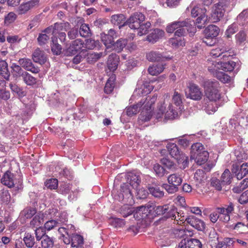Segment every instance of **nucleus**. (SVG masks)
I'll list each match as a JSON object with an SVG mask.
<instances>
[{
  "label": "nucleus",
  "mask_w": 248,
  "mask_h": 248,
  "mask_svg": "<svg viewBox=\"0 0 248 248\" xmlns=\"http://www.w3.org/2000/svg\"><path fill=\"white\" fill-rule=\"evenodd\" d=\"M188 224L199 231H202L205 228L204 222L194 216H189L186 219Z\"/></svg>",
  "instance_id": "obj_11"
},
{
  "label": "nucleus",
  "mask_w": 248,
  "mask_h": 248,
  "mask_svg": "<svg viewBox=\"0 0 248 248\" xmlns=\"http://www.w3.org/2000/svg\"><path fill=\"white\" fill-rule=\"evenodd\" d=\"M187 23L185 21H175L167 26L166 31L168 33H172L175 30H177L181 27L187 26Z\"/></svg>",
  "instance_id": "obj_26"
},
{
  "label": "nucleus",
  "mask_w": 248,
  "mask_h": 248,
  "mask_svg": "<svg viewBox=\"0 0 248 248\" xmlns=\"http://www.w3.org/2000/svg\"><path fill=\"white\" fill-rule=\"evenodd\" d=\"M208 9V6L206 7L202 5H193L191 4L187 7L186 14L189 15L190 13L192 16H204Z\"/></svg>",
  "instance_id": "obj_8"
},
{
  "label": "nucleus",
  "mask_w": 248,
  "mask_h": 248,
  "mask_svg": "<svg viewBox=\"0 0 248 248\" xmlns=\"http://www.w3.org/2000/svg\"><path fill=\"white\" fill-rule=\"evenodd\" d=\"M85 47L88 49H93L96 47L100 46V42L99 41H95L92 39H88L85 40L84 43Z\"/></svg>",
  "instance_id": "obj_43"
},
{
  "label": "nucleus",
  "mask_w": 248,
  "mask_h": 248,
  "mask_svg": "<svg viewBox=\"0 0 248 248\" xmlns=\"http://www.w3.org/2000/svg\"><path fill=\"white\" fill-rule=\"evenodd\" d=\"M79 32L80 36L83 37H87L91 34L89 27L86 24H82L80 26Z\"/></svg>",
  "instance_id": "obj_54"
},
{
  "label": "nucleus",
  "mask_w": 248,
  "mask_h": 248,
  "mask_svg": "<svg viewBox=\"0 0 248 248\" xmlns=\"http://www.w3.org/2000/svg\"><path fill=\"white\" fill-rule=\"evenodd\" d=\"M237 31V28L236 24H232L230 26L225 32V35L227 38H230L232 34L235 33Z\"/></svg>",
  "instance_id": "obj_63"
},
{
  "label": "nucleus",
  "mask_w": 248,
  "mask_h": 248,
  "mask_svg": "<svg viewBox=\"0 0 248 248\" xmlns=\"http://www.w3.org/2000/svg\"><path fill=\"white\" fill-rule=\"evenodd\" d=\"M147 59L151 62L163 61L169 59L163 56V55L157 51H151L146 54Z\"/></svg>",
  "instance_id": "obj_23"
},
{
  "label": "nucleus",
  "mask_w": 248,
  "mask_h": 248,
  "mask_svg": "<svg viewBox=\"0 0 248 248\" xmlns=\"http://www.w3.org/2000/svg\"><path fill=\"white\" fill-rule=\"evenodd\" d=\"M51 50L52 52L56 55H59L62 52V47L61 45H59L56 42L53 41V43L51 46Z\"/></svg>",
  "instance_id": "obj_62"
},
{
  "label": "nucleus",
  "mask_w": 248,
  "mask_h": 248,
  "mask_svg": "<svg viewBox=\"0 0 248 248\" xmlns=\"http://www.w3.org/2000/svg\"><path fill=\"white\" fill-rule=\"evenodd\" d=\"M167 148L170 156L177 160L178 163L186 164L188 162V156L179 150L176 144L169 143L167 145Z\"/></svg>",
  "instance_id": "obj_4"
},
{
  "label": "nucleus",
  "mask_w": 248,
  "mask_h": 248,
  "mask_svg": "<svg viewBox=\"0 0 248 248\" xmlns=\"http://www.w3.org/2000/svg\"><path fill=\"white\" fill-rule=\"evenodd\" d=\"M44 215L39 212L33 217L30 222V226L32 228H36L42 226L44 220Z\"/></svg>",
  "instance_id": "obj_22"
},
{
  "label": "nucleus",
  "mask_w": 248,
  "mask_h": 248,
  "mask_svg": "<svg viewBox=\"0 0 248 248\" xmlns=\"http://www.w3.org/2000/svg\"><path fill=\"white\" fill-rule=\"evenodd\" d=\"M45 186L50 189H56L58 187V181L57 179H49L45 182Z\"/></svg>",
  "instance_id": "obj_56"
},
{
  "label": "nucleus",
  "mask_w": 248,
  "mask_h": 248,
  "mask_svg": "<svg viewBox=\"0 0 248 248\" xmlns=\"http://www.w3.org/2000/svg\"><path fill=\"white\" fill-rule=\"evenodd\" d=\"M157 95H154L152 97L148 96L146 99L141 102V107L143 106L139 119L142 122H148L150 120L153 115L154 105L156 101Z\"/></svg>",
  "instance_id": "obj_2"
},
{
  "label": "nucleus",
  "mask_w": 248,
  "mask_h": 248,
  "mask_svg": "<svg viewBox=\"0 0 248 248\" xmlns=\"http://www.w3.org/2000/svg\"><path fill=\"white\" fill-rule=\"evenodd\" d=\"M194 179L198 183H201L205 180L206 176L204 170L201 169L197 170L194 173Z\"/></svg>",
  "instance_id": "obj_40"
},
{
  "label": "nucleus",
  "mask_w": 248,
  "mask_h": 248,
  "mask_svg": "<svg viewBox=\"0 0 248 248\" xmlns=\"http://www.w3.org/2000/svg\"><path fill=\"white\" fill-rule=\"evenodd\" d=\"M152 210H154V215L155 216H159V215H163L169 210V205H164L163 206H149L147 205L146 206H140L137 208V211L136 213V214L134 215V216L136 215L137 216L139 215L141 217V218H145L147 216H149L150 214H151Z\"/></svg>",
  "instance_id": "obj_3"
},
{
  "label": "nucleus",
  "mask_w": 248,
  "mask_h": 248,
  "mask_svg": "<svg viewBox=\"0 0 248 248\" xmlns=\"http://www.w3.org/2000/svg\"><path fill=\"white\" fill-rule=\"evenodd\" d=\"M0 198L3 202L6 204L10 202L11 198L9 191L7 190H2L0 193Z\"/></svg>",
  "instance_id": "obj_57"
},
{
  "label": "nucleus",
  "mask_w": 248,
  "mask_h": 248,
  "mask_svg": "<svg viewBox=\"0 0 248 248\" xmlns=\"http://www.w3.org/2000/svg\"><path fill=\"white\" fill-rule=\"evenodd\" d=\"M219 28L214 25H210L204 30V35L207 37L216 38L219 32Z\"/></svg>",
  "instance_id": "obj_19"
},
{
  "label": "nucleus",
  "mask_w": 248,
  "mask_h": 248,
  "mask_svg": "<svg viewBox=\"0 0 248 248\" xmlns=\"http://www.w3.org/2000/svg\"><path fill=\"white\" fill-rule=\"evenodd\" d=\"M231 170L237 179H242L248 173V164L243 163L240 166L237 163L233 164Z\"/></svg>",
  "instance_id": "obj_7"
},
{
  "label": "nucleus",
  "mask_w": 248,
  "mask_h": 248,
  "mask_svg": "<svg viewBox=\"0 0 248 248\" xmlns=\"http://www.w3.org/2000/svg\"><path fill=\"white\" fill-rule=\"evenodd\" d=\"M207 102L203 105L204 109L208 114H211L215 112L218 108V106L217 104V101H209Z\"/></svg>",
  "instance_id": "obj_33"
},
{
  "label": "nucleus",
  "mask_w": 248,
  "mask_h": 248,
  "mask_svg": "<svg viewBox=\"0 0 248 248\" xmlns=\"http://www.w3.org/2000/svg\"><path fill=\"white\" fill-rule=\"evenodd\" d=\"M165 68V64H156L149 66L148 69L149 73L152 76L157 75L162 73Z\"/></svg>",
  "instance_id": "obj_28"
},
{
  "label": "nucleus",
  "mask_w": 248,
  "mask_h": 248,
  "mask_svg": "<svg viewBox=\"0 0 248 248\" xmlns=\"http://www.w3.org/2000/svg\"><path fill=\"white\" fill-rule=\"evenodd\" d=\"M59 223L56 220H50L46 221L45 224V229L47 231L52 230L55 227H58Z\"/></svg>",
  "instance_id": "obj_64"
},
{
  "label": "nucleus",
  "mask_w": 248,
  "mask_h": 248,
  "mask_svg": "<svg viewBox=\"0 0 248 248\" xmlns=\"http://www.w3.org/2000/svg\"><path fill=\"white\" fill-rule=\"evenodd\" d=\"M131 187L128 183H123L118 191V200L119 201H124L125 202L131 203L133 200V196L132 193Z\"/></svg>",
  "instance_id": "obj_5"
},
{
  "label": "nucleus",
  "mask_w": 248,
  "mask_h": 248,
  "mask_svg": "<svg viewBox=\"0 0 248 248\" xmlns=\"http://www.w3.org/2000/svg\"><path fill=\"white\" fill-rule=\"evenodd\" d=\"M188 93H186L187 98H190L195 101H200L202 99L203 94L199 86L194 83H190L188 87Z\"/></svg>",
  "instance_id": "obj_6"
},
{
  "label": "nucleus",
  "mask_w": 248,
  "mask_h": 248,
  "mask_svg": "<svg viewBox=\"0 0 248 248\" xmlns=\"http://www.w3.org/2000/svg\"><path fill=\"white\" fill-rule=\"evenodd\" d=\"M38 0H32L25 3L21 4L17 10L19 15L25 14L27 11L30 10L38 4Z\"/></svg>",
  "instance_id": "obj_18"
},
{
  "label": "nucleus",
  "mask_w": 248,
  "mask_h": 248,
  "mask_svg": "<svg viewBox=\"0 0 248 248\" xmlns=\"http://www.w3.org/2000/svg\"><path fill=\"white\" fill-rule=\"evenodd\" d=\"M220 69H221L220 62H217L215 61L208 62V70L213 75L214 77H215L216 74L220 72L219 71Z\"/></svg>",
  "instance_id": "obj_32"
},
{
  "label": "nucleus",
  "mask_w": 248,
  "mask_h": 248,
  "mask_svg": "<svg viewBox=\"0 0 248 248\" xmlns=\"http://www.w3.org/2000/svg\"><path fill=\"white\" fill-rule=\"evenodd\" d=\"M226 4H223L222 2H219L212 8L211 14L217 16L218 15L223 16L226 11Z\"/></svg>",
  "instance_id": "obj_24"
},
{
  "label": "nucleus",
  "mask_w": 248,
  "mask_h": 248,
  "mask_svg": "<svg viewBox=\"0 0 248 248\" xmlns=\"http://www.w3.org/2000/svg\"><path fill=\"white\" fill-rule=\"evenodd\" d=\"M111 23L115 26H118L120 29L126 25V19L125 16H111Z\"/></svg>",
  "instance_id": "obj_35"
},
{
  "label": "nucleus",
  "mask_w": 248,
  "mask_h": 248,
  "mask_svg": "<svg viewBox=\"0 0 248 248\" xmlns=\"http://www.w3.org/2000/svg\"><path fill=\"white\" fill-rule=\"evenodd\" d=\"M23 241L26 246L28 248H32L34 244V236L29 233H26Z\"/></svg>",
  "instance_id": "obj_50"
},
{
  "label": "nucleus",
  "mask_w": 248,
  "mask_h": 248,
  "mask_svg": "<svg viewBox=\"0 0 248 248\" xmlns=\"http://www.w3.org/2000/svg\"><path fill=\"white\" fill-rule=\"evenodd\" d=\"M169 43L174 47L177 48L180 46L185 45V41L184 38H171L169 40Z\"/></svg>",
  "instance_id": "obj_42"
},
{
  "label": "nucleus",
  "mask_w": 248,
  "mask_h": 248,
  "mask_svg": "<svg viewBox=\"0 0 248 248\" xmlns=\"http://www.w3.org/2000/svg\"><path fill=\"white\" fill-rule=\"evenodd\" d=\"M101 41L107 47H111L114 44V40L107 34H101Z\"/></svg>",
  "instance_id": "obj_46"
},
{
  "label": "nucleus",
  "mask_w": 248,
  "mask_h": 248,
  "mask_svg": "<svg viewBox=\"0 0 248 248\" xmlns=\"http://www.w3.org/2000/svg\"><path fill=\"white\" fill-rule=\"evenodd\" d=\"M188 248H202V244L199 240L194 238H186Z\"/></svg>",
  "instance_id": "obj_47"
},
{
  "label": "nucleus",
  "mask_w": 248,
  "mask_h": 248,
  "mask_svg": "<svg viewBox=\"0 0 248 248\" xmlns=\"http://www.w3.org/2000/svg\"><path fill=\"white\" fill-rule=\"evenodd\" d=\"M141 102H139L136 105H133L126 108V114L129 116H132L137 114L139 111V108L141 107Z\"/></svg>",
  "instance_id": "obj_36"
},
{
  "label": "nucleus",
  "mask_w": 248,
  "mask_h": 248,
  "mask_svg": "<svg viewBox=\"0 0 248 248\" xmlns=\"http://www.w3.org/2000/svg\"><path fill=\"white\" fill-rule=\"evenodd\" d=\"M149 193L155 198H161L164 196V192L158 186H150L148 188Z\"/></svg>",
  "instance_id": "obj_31"
},
{
  "label": "nucleus",
  "mask_w": 248,
  "mask_h": 248,
  "mask_svg": "<svg viewBox=\"0 0 248 248\" xmlns=\"http://www.w3.org/2000/svg\"><path fill=\"white\" fill-rule=\"evenodd\" d=\"M248 187V178L244 179L239 185L233 188L234 193H239Z\"/></svg>",
  "instance_id": "obj_49"
},
{
  "label": "nucleus",
  "mask_w": 248,
  "mask_h": 248,
  "mask_svg": "<svg viewBox=\"0 0 248 248\" xmlns=\"http://www.w3.org/2000/svg\"><path fill=\"white\" fill-rule=\"evenodd\" d=\"M35 233L36 240L39 241L42 238L43 239L44 236H46L45 229L42 227V226L36 228L35 230Z\"/></svg>",
  "instance_id": "obj_60"
},
{
  "label": "nucleus",
  "mask_w": 248,
  "mask_h": 248,
  "mask_svg": "<svg viewBox=\"0 0 248 248\" xmlns=\"http://www.w3.org/2000/svg\"><path fill=\"white\" fill-rule=\"evenodd\" d=\"M205 148L203 145L200 143L197 142L193 144L191 147V158L194 159L195 158H197V156L201 154L202 151H205Z\"/></svg>",
  "instance_id": "obj_21"
},
{
  "label": "nucleus",
  "mask_w": 248,
  "mask_h": 248,
  "mask_svg": "<svg viewBox=\"0 0 248 248\" xmlns=\"http://www.w3.org/2000/svg\"><path fill=\"white\" fill-rule=\"evenodd\" d=\"M109 223L115 228L122 227L125 225L124 220L119 218H111Z\"/></svg>",
  "instance_id": "obj_55"
},
{
  "label": "nucleus",
  "mask_w": 248,
  "mask_h": 248,
  "mask_svg": "<svg viewBox=\"0 0 248 248\" xmlns=\"http://www.w3.org/2000/svg\"><path fill=\"white\" fill-rule=\"evenodd\" d=\"M151 26V23L149 22H146L145 23H142L139 28L138 34L139 36H142L146 34L148 32V30Z\"/></svg>",
  "instance_id": "obj_52"
},
{
  "label": "nucleus",
  "mask_w": 248,
  "mask_h": 248,
  "mask_svg": "<svg viewBox=\"0 0 248 248\" xmlns=\"http://www.w3.org/2000/svg\"><path fill=\"white\" fill-rule=\"evenodd\" d=\"M223 184L219 179L216 178H212L211 180V186L216 190L220 191L222 189V186Z\"/></svg>",
  "instance_id": "obj_61"
},
{
  "label": "nucleus",
  "mask_w": 248,
  "mask_h": 248,
  "mask_svg": "<svg viewBox=\"0 0 248 248\" xmlns=\"http://www.w3.org/2000/svg\"><path fill=\"white\" fill-rule=\"evenodd\" d=\"M205 97L209 101H218L221 99V87L215 79H206L202 84Z\"/></svg>",
  "instance_id": "obj_1"
},
{
  "label": "nucleus",
  "mask_w": 248,
  "mask_h": 248,
  "mask_svg": "<svg viewBox=\"0 0 248 248\" xmlns=\"http://www.w3.org/2000/svg\"><path fill=\"white\" fill-rule=\"evenodd\" d=\"M223 50L224 51H223L224 52L221 56H222V58L224 60H226V58H227V60L228 61L231 60L233 56L235 55V53L232 48L228 47H224Z\"/></svg>",
  "instance_id": "obj_45"
},
{
  "label": "nucleus",
  "mask_w": 248,
  "mask_h": 248,
  "mask_svg": "<svg viewBox=\"0 0 248 248\" xmlns=\"http://www.w3.org/2000/svg\"><path fill=\"white\" fill-rule=\"evenodd\" d=\"M164 31L158 29L153 30L147 36V40L152 43L157 42L164 35Z\"/></svg>",
  "instance_id": "obj_17"
},
{
  "label": "nucleus",
  "mask_w": 248,
  "mask_h": 248,
  "mask_svg": "<svg viewBox=\"0 0 248 248\" xmlns=\"http://www.w3.org/2000/svg\"><path fill=\"white\" fill-rule=\"evenodd\" d=\"M84 46V42L81 39H76L73 41L67 51L72 54L75 55L78 51H79Z\"/></svg>",
  "instance_id": "obj_20"
},
{
  "label": "nucleus",
  "mask_w": 248,
  "mask_h": 248,
  "mask_svg": "<svg viewBox=\"0 0 248 248\" xmlns=\"http://www.w3.org/2000/svg\"><path fill=\"white\" fill-rule=\"evenodd\" d=\"M32 59L35 62L43 64L46 62L47 57L43 50L37 48L32 54Z\"/></svg>",
  "instance_id": "obj_15"
},
{
  "label": "nucleus",
  "mask_w": 248,
  "mask_h": 248,
  "mask_svg": "<svg viewBox=\"0 0 248 248\" xmlns=\"http://www.w3.org/2000/svg\"><path fill=\"white\" fill-rule=\"evenodd\" d=\"M215 77L224 83H229L231 81V77L221 71L217 73Z\"/></svg>",
  "instance_id": "obj_51"
},
{
  "label": "nucleus",
  "mask_w": 248,
  "mask_h": 248,
  "mask_svg": "<svg viewBox=\"0 0 248 248\" xmlns=\"http://www.w3.org/2000/svg\"><path fill=\"white\" fill-rule=\"evenodd\" d=\"M0 181L3 185L9 188L13 187L16 184L15 175L9 170L4 173Z\"/></svg>",
  "instance_id": "obj_10"
},
{
  "label": "nucleus",
  "mask_w": 248,
  "mask_h": 248,
  "mask_svg": "<svg viewBox=\"0 0 248 248\" xmlns=\"http://www.w3.org/2000/svg\"><path fill=\"white\" fill-rule=\"evenodd\" d=\"M209 153L207 151H202V152L199 155L197 158H195L194 160L197 164L201 165L204 164L208 159Z\"/></svg>",
  "instance_id": "obj_38"
},
{
  "label": "nucleus",
  "mask_w": 248,
  "mask_h": 248,
  "mask_svg": "<svg viewBox=\"0 0 248 248\" xmlns=\"http://www.w3.org/2000/svg\"><path fill=\"white\" fill-rule=\"evenodd\" d=\"M167 180L169 184L177 187L182 183V178L181 176L177 173H173L170 175L168 177Z\"/></svg>",
  "instance_id": "obj_29"
},
{
  "label": "nucleus",
  "mask_w": 248,
  "mask_h": 248,
  "mask_svg": "<svg viewBox=\"0 0 248 248\" xmlns=\"http://www.w3.org/2000/svg\"><path fill=\"white\" fill-rule=\"evenodd\" d=\"M127 39L120 38L113 44L114 48L118 52H121L127 44Z\"/></svg>",
  "instance_id": "obj_39"
},
{
  "label": "nucleus",
  "mask_w": 248,
  "mask_h": 248,
  "mask_svg": "<svg viewBox=\"0 0 248 248\" xmlns=\"http://www.w3.org/2000/svg\"><path fill=\"white\" fill-rule=\"evenodd\" d=\"M130 16L128 19L126 20V25H128L132 29H138L144 20L145 16Z\"/></svg>",
  "instance_id": "obj_14"
},
{
  "label": "nucleus",
  "mask_w": 248,
  "mask_h": 248,
  "mask_svg": "<svg viewBox=\"0 0 248 248\" xmlns=\"http://www.w3.org/2000/svg\"><path fill=\"white\" fill-rule=\"evenodd\" d=\"M115 86V78L113 77H110L107 80L104 87V92L109 94L112 92Z\"/></svg>",
  "instance_id": "obj_37"
},
{
  "label": "nucleus",
  "mask_w": 248,
  "mask_h": 248,
  "mask_svg": "<svg viewBox=\"0 0 248 248\" xmlns=\"http://www.w3.org/2000/svg\"><path fill=\"white\" fill-rule=\"evenodd\" d=\"M172 99L173 103L177 106H180L183 103L182 95L176 91L174 92Z\"/></svg>",
  "instance_id": "obj_58"
},
{
  "label": "nucleus",
  "mask_w": 248,
  "mask_h": 248,
  "mask_svg": "<svg viewBox=\"0 0 248 248\" xmlns=\"http://www.w3.org/2000/svg\"><path fill=\"white\" fill-rule=\"evenodd\" d=\"M119 62V57L115 53L109 55L107 61L108 68L111 71H114L117 68Z\"/></svg>",
  "instance_id": "obj_16"
},
{
  "label": "nucleus",
  "mask_w": 248,
  "mask_h": 248,
  "mask_svg": "<svg viewBox=\"0 0 248 248\" xmlns=\"http://www.w3.org/2000/svg\"><path fill=\"white\" fill-rule=\"evenodd\" d=\"M0 75L6 80H9L10 74L8 68V64L4 60L0 61Z\"/></svg>",
  "instance_id": "obj_25"
},
{
  "label": "nucleus",
  "mask_w": 248,
  "mask_h": 248,
  "mask_svg": "<svg viewBox=\"0 0 248 248\" xmlns=\"http://www.w3.org/2000/svg\"><path fill=\"white\" fill-rule=\"evenodd\" d=\"M22 78L25 83L28 86H33L37 83V78L27 72L22 73Z\"/></svg>",
  "instance_id": "obj_30"
},
{
  "label": "nucleus",
  "mask_w": 248,
  "mask_h": 248,
  "mask_svg": "<svg viewBox=\"0 0 248 248\" xmlns=\"http://www.w3.org/2000/svg\"><path fill=\"white\" fill-rule=\"evenodd\" d=\"M224 47L223 46H220L217 47L215 49H213L211 50L210 52V54L211 56L217 58L220 56H221L222 53H223V50Z\"/></svg>",
  "instance_id": "obj_59"
},
{
  "label": "nucleus",
  "mask_w": 248,
  "mask_h": 248,
  "mask_svg": "<svg viewBox=\"0 0 248 248\" xmlns=\"http://www.w3.org/2000/svg\"><path fill=\"white\" fill-rule=\"evenodd\" d=\"M42 246L44 248H51L53 247L54 242L52 239L46 235L43 237L41 241Z\"/></svg>",
  "instance_id": "obj_53"
},
{
  "label": "nucleus",
  "mask_w": 248,
  "mask_h": 248,
  "mask_svg": "<svg viewBox=\"0 0 248 248\" xmlns=\"http://www.w3.org/2000/svg\"><path fill=\"white\" fill-rule=\"evenodd\" d=\"M232 176L228 169H225L221 176V181L223 185H229L231 183Z\"/></svg>",
  "instance_id": "obj_41"
},
{
  "label": "nucleus",
  "mask_w": 248,
  "mask_h": 248,
  "mask_svg": "<svg viewBox=\"0 0 248 248\" xmlns=\"http://www.w3.org/2000/svg\"><path fill=\"white\" fill-rule=\"evenodd\" d=\"M18 63L25 70L32 73L37 74L40 71V69L38 67H35L30 59L26 58L20 59L18 60Z\"/></svg>",
  "instance_id": "obj_9"
},
{
  "label": "nucleus",
  "mask_w": 248,
  "mask_h": 248,
  "mask_svg": "<svg viewBox=\"0 0 248 248\" xmlns=\"http://www.w3.org/2000/svg\"><path fill=\"white\" fill-rule=\"evenodd\" d=\"M63 243L66 245L71 244V245L84 244V240L82 235L77 233H72L69 238H64Z\"/></svg>",
  "instance_id": "obj_13"
},
{
  "label": "nucleus",
  "mask_w": 248,
  "mask_h": 248,
  "mask_svg": "<svg viewBox=\"0 0 248 248\" xmlns=\"http://www.w3.org/2000/svg\"><path fill=\"white\" fill-rule=\"evenodd\" d=\"M221 69L225 72H231L233 71L236 65V63L232 61L229 60L227 62H220Z\"/></svg>",
  "instance_id": "obj_34"
},
{
  "label": "nucleus",
  "mask_w": 248,
  "mask_h": 248,
  "mask_svg": "<svg viewBox=\"0 0 248 248\" xmlns=\"http://www.w3.org/2000/svg\"><path fill=\"white\" fill-rule=\"evenodd\" d=\"M69 229L73 231V232H75V227L73 225H70L69 227L68 226H67V227H59L58 229V232L61 235V238H62V241H63L65 238H69L71 235V232H69Z\"/></svg>",
  "instance_id": "obj_27"
},
{
  "label": "nucleus",
  "mask_w": 248,
  "mask_h": 248,
  "mask_svg": "<svg viewBox=\"0 0 248 248\" xmlns=\"http://www.w3.org/2000/svg\"><path fill=\"white\" fill-rule=\"evenodd\" d=\"M127 178L128 184L137 191L141 182L140 175L133 172H128Z\"/></svg>",
  "instance_id": "obj_12"
},
{
  "label": "nucleus",
  "mask_w": 248,
  "mask_h": 248,
  "mask_svg": "<svg viewBox=\"0 0 248 248\" xmlns=\"http://www.w3.org/2000/svg\"><path fill=\"white\" fill-rule=\"evenodd\" d=\"M208 22V16H198L196 22L197 27L200 29L203 28Z\"/></svg>",
  "instance_id": "obj_48"
},
{
  "label": "nucleus",
  "mask_w": 248,
  "mask_h": 248,
  "mask_svg": "<svg viewBox=\"0 0 248 248\" xmlns=\"http://www.w3.org/2000/svg\"><path fill=\"white\" fill-rule=\"evenodd\" d=\"M12 69V73L14 78H18L20 76L22 77V73L24 72L20 66L13 63L11 66Z\"/></svg>",
  "instance_id": "obj_44"
}]
</instances>
